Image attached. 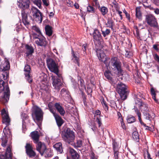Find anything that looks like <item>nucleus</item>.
<instances>
[{
    "label": "nucleus",
    "mask_w": 159,
    "mask_h": 159,
    "mask_svg": "<svg viewBox=\"0 0 159 159\" xmlns=\"http://www.w3.org/2000/svg\"><path fill=\"white\" fill-rule=\"evenodd\" d=\"M25 48L26 50V54L27 56L31 55L34 52V49L32 46L26 44L25 45Z\"/></svg>",
    "instance_id": "obj_24"
},
{
    "label": "nucleus",
    "mask_w": 159,
    "mask_h": 159,
    "mask_svg": "<svg viewBox=\"0 0 159 159\" xmlns=\"http://www.w3.org/2000/svg\"><path fill=\"white\" fill-rule=\"evenodd\" d=\"M43 5L47 7L49 5V2L48 0H42Z\"/></svg>",
    "instance_id": "obj_54"
},
{
    "label": "nucleus",
    "mask_w": 159,
    "mask_h": 159,
    "mask_svg": "<svg viewBox=\"0 0 159 159\" xmlns=\"http://www.w3.org/2000/svg\"><path fill=\"white\" fill-rule=\"evenodd\" d=\"M2 75L3 79L4 80H7L9 78V71H2Z\"/></svg>",
    "instance_id": "obj_40"
},
{
    "label": "nucleus",
    "mask_w": 159,
    "mask_h": 159,
    "mask_svg": "<svg viewBox=\"0 0 159 159\" xmlns=\"http://www.w3.org/2000/svg\"><path fill=\"white\" fill-rule=\"evenodd\" d=\"M31 71V68L30 66L27 65L25 66L24 69V71H25V74L26 75H29L30 74Z\"/></svg>",
    "instance_id": "obj_34"
},
{
    "label": "nucleus",
    "mask_w": 159,
    "mask_h": 159,
    "mask_svg": "<svg viewBox=\"0 0 159 159\" xmlns=\"http://www.w3.org/2000/svg\"><path fill=\"white\" fill-rule=\"evenodd\" d=\"M146 21L148 24L151 27H157L158 24L155 17L152 14H148L146 16Z\"/></svg>",
    "instance_id": "obj_12"
},
{
    "label": "nucleus",
    "mask_w": 159,
    "mask_h": 159,
    "mask_svg": "<svg viewBox=\"0 0 159 159\" xmlns=\"http://www.w3.org/2000/svg\"><path fill=\"white\" fill-rule=\"evenodd\" d=\"M93 2L95 3V5L98 8L100 7V5L98 0H93Z\"/></svg>",
    "instance_id": "obj_60"
},
{
    "label": "nucleus",
    "mask_w": 159,
    "mask_h": 159,
    "mask_svg": "<svg viewBox=\"0 0 159 159\" xmlns=\"http://www.w3.org/2000/svg\"><path fill=\"white\" fill-rule=\"evenodd\" d=\"M45 157H51L53 155V152L51 150L47 149L44 153Z\"/></svg>",
    "instance_id": "obj_39"
},
{
    "label": "nucleus",
    "mask_w": 159,
    "mask_h": 159,
    "mask_svg": "<svg viewBox=\"0 0 159 159\" xmlns=\"http://www.w3.org/2000/svg\"><path fill=\"white\" fill-rule=\"evenodd\" d=\"M72 60L75 63L77 64L78 66H79V56L77 55L76 52L74 51L72 49Z\"/></svg>",
    "instance_id": "obj_22"
},
{
    "label": "nucleus",
    "mask_w": 159,
    "mask_h": 159,
    "mask_svg": "<svg viewBox=\"0 0 159 159\" xmlns=\"http://www.w3.org/2000/svg\"><path fill=\"white\" fill-rule=\"evenodd\" d=\"M140 7H137L136 8V16L139 19H142V14L141 13Z\"/></svg>",
    "instance_id": "obj_31"
},
{
    "label": "nucleus",
    "mask_w": 159,
    "mask_h": 159,
    "mask_svg": "<svg viewBox=\"0 0 159 159\" xmlns=\"http://www.w3.org/2000/svg\"><path fill=\"white\" fill-rule=\"evenodd\" d=\"M57 76L52 77V84L55 89L59 90L60 89L59 77L58 75Z\"/></svg>",
    "instance_id": "obj_20"
},
{
    "label": "nucleus",
    "mask_w": 159,
    "mask_h": 159,
    "mask_svg": "<svg viewBox=\"0 0 159 159\" xmlns=\"http://www.w3.org/2000/svg\"><path fill=\"white\" fill-rule=\"evenodd\" d=\"M12 156L11 155L9 156L8 155H5V156H4L5 157L4 159H12Z\"/></svg>",
    "instance_id": "obj_61"
},
{
    "label": "nucleus",
    "mask_w": 159,
    "mask_h": 159,
    "mask_svg": "<svg viewBox=\"0 0 159 159\" xmlns=\"http://www.w3.org/2000/svg\"><path fill=\"white\" fill-rule=\"evenodd\" d=\"M47 65L49 70L57 75L59 73V66L58 63L52 58L47 60Z\"/></svg>",
    "instance_id": "obj_8"
},
{
    "label": "nucleus",
    "mask_w": 159,
    "mask_h": 159,
    "mask_svg": "<svg viewBox=\"0 0 159 159\" xmlns=\"http://www.w3.org/2000/svg\"><path fill=\"white\" fill-rule=\"evenodd\" d=\"M135 103L136 105H137L139 108L142 109V106L144 103L142 102L141 100L137 98H134Z\"/></svg>",
    "instance_id": "obj_29"
},
{
    "label": "nucleus",
    "mask_w": 159,
    "mask_h": 159,
    "mask_svg": "<svg viewBox=\"0 0 159 159\" xmlns=\"http://www.w3.org/2000/svg\"><path fill=\"white\" fill-rule=\"evenodd\" d=\"M93 40L94 44L100 46L101 48H102V43L103 39L101 33L98 29H95L93 34Z\"/></svg>",
    "instance_id": "obj_9"
},
{
    "label": "nucleus",
    "mask_w": 159,
    "mask_h": 159,
    "mask_svg": "<svg viewBox=\"0 0 159 159\" xmlns=\"http://www.w3.org/2000/svg\"><path fill=\"white\" fill-rule=\"evenodd\" d=\"M10 68V63L8 60L5 58L4 62L2 63L1 66L0 68L2 70V71H8Z\"/></svg>",
    "instance_id": "obj_21"
},
{
    "label": "nucleus",
    "mask_w": 159,
    "mask_h": 159,
    "mask_svg": "<svg viewBox=\"0 0 159 159\" xmlns=\"http://www.w3.org/2000/svg\"><path fill=\"white\" fill-rule=\"evenodd\" d=\"M25 76L26 77V79H27L28 82L30 83H31L32 81V79L31 77L30 76V74L26 75Z\"/></svg>",
    "instance_id": "obj_48"
},
{
    "label": "nucleus",
    "mask_w": 159,
    "mask_h": 159,
    "mask_svg": "<svg viewBox=\"0 0 159 159\" xmlns=\"http://www.w3.org/2000/svg\"><path fill=\"white\" fill-rule=\"evenodd\" d=\"M5 82L2 80H0V93L3 91L5 89L4 92V98L6 101L9 99L10 95V91L7 84L4 86Z\"/></svg>",
    "instance_id": "obj_11"
},
{
    "label": "nucleus",
    "mask_w": 159,
    "mask_h": 159,
    "mask_svg": "<svg viewBox=\"0 0 159 159\" xmlns=\"http://www.w3.org/2000/svg\"><path fill=\"white\" fill-rule=\"evenodd\" d=\"M45 30L46 34L47 35L50 36L52 34V28L50 26L46 25L45 27Z\"/></svg>",
    "instance_id": "obj_28"
},
{
    "label": "nucleus",
    "mask_w": 159,
    "mask_h": 159,
    "mask_svg": "<svg viewBox=\"0 0 159 159\" xmlns=\"http://www.w3.org/2000/svg\"><path fill=\"white\" fill-rule=\"evenodd\" d=\"M30 13L33 18L39 23H41L43 20L42 14L37 8L33 7H32Z\"/></svg>",
    "instance_id": "obj_10"
},
{
    "label": "nucleus",
    "mask_w": 159,
    "mask_h": 159,
    "mask_svg": "<svg viewBox=\"0 0 159 159\" xmlns=\"http://www.w3.org/2000/svg\"><path fill=\"white\" fill-rule=\"evenodd\" d=\"M8 156H12V154L11 152V149L10 146H8L7 149L6 151L5 154V155H7Z\"/></svg>",
    "instance_id": "obj_45"
},
{
    "label": "nucleus",
    "mask_w": 159,
    "mask_h": 159,
    "mask_svg": "<svg viewBox=\"0 0 159 159\" xmlns=\"http://www.w3.org/2000/svg\"><path fill=\"white\" fill-rule=\"evenodd\" d=\"M26 153L30 157H34L36 155L35 152L33 150V148L30 143H27L25 146Z\"/></svg>",
    "instance_id": "obj_16"
},
{
    "label": "nucleus",
    "mask_w": 159,
    "mask_h": 159,
    "mask_svg": "<svg viewBox=\"0 0 159 159\" xmlns=\"http://www.w3.org/2000/svg\"><path fill=\"white\" fill-rule=\"evenodd\" d=\"M34 4L36 5L39 8L41 7V0H32Z\"/></svg>",
    "instance_id": "obj_44"
},
{
    "label": "nucleus",
    "mask_w": 159,
    "mask_h": 159,
    "mask_svg": "<svg viewBox=\"0 0 159 159\" xmlns=\"http://www.w3.org/2000/svg\"><path fill=\"white\" fill-rule=\"evenodd\" d=\"M112 144L113 151H117L118 150L117 143L115 142H113Z\"/></svg>",
    "instance_id": "obj_47"
},
{
    "label": "nucleus",
    "mask_w": 159,
    "mask_h": 159,
    "mask_svg": "<svg viewBox=\"0 0 159 159\" xmlns=\"http://www.w3.org/2000/svg\"><path fill=\"white\" fill-rule=\"evenodd\" d=\"M134 111L137 115L141 114V113L139 112V111L138 110V108L137 107H134Z\"/></svg>",
    "instance_id": "obj_58"
},
{
    "label": "nucleus",
    "mask_w": 159,
    "mask_h": 159,
    "mask_svg": "<svg viewBox=\"0 0 159 159\" xmlns=\"http://www.w3.org/2000/svg\"><path fill=\"white\" fill-rule=\"evenodd\" d=\"M71 145L75 148L80 147L82 146V142L81 140H78L76 143L73 142L71 143Z\"/></svg>",
    "instance_id": "obj_32"
},
{
    "label": "nucleus",
    "mask_w": 159,
    "mask_h": 159,
    "mask_svg": "<svg viewBox=\"0 0 159 159\" xmlns=\"http://www.w3.org/2000/svg\"><path fill=\"white\" fill-rule=\"evenodd\" d=\"M138 115V119L139 120L141 124L142 125H143L144 126H146V124L144 123L142 121L141 118V113L139 114Z\"/></svg>",
    "instance_id": "obj_49"
},
{
    "label": "nucleus",
    "mask_w": 159,
    "mask_h": 159,
    "mask_svg": "<svg viewBox=\"0 0 159 159\" xmlns=\"http://www.w3.org/2000/svg\"><path fill=\"white\" fill-rule=\"evenodd\" d=\"M78 81L80 82V84L81 87L80 89V90L82 91V94H84V93L82 90H83L84 89H86V87L84 85V80L83 79H81L80 77Z\"/></svg>",
    "instance_id": "obj_27"
},
{
    "label": "nucleus",
    "mask_w": 159,
    "mask_h": 159,
    "mask_svg": "<svg viewBox=\"0 0 159 159\" xmlns=\"http://www.w3.org/2000/svg\"><path fill=\"white\" fill-rule=\"evenodd\" d=\"M1 112L2 124L6 125V127L3 129V132L7 137L11 138L12 137L11 132L9 127L10 125L11 120L8 114L4 109H3Z\"/></svg>",
    "instance_id": "obj_2"
},
{
    "label": "nucleus",
    "mask_w": 159,
    "mask_h": 159,
    "mask_svg": "<svg viewBox=\"0 0 159 159\" xmlns=\"http://www.w3.org/2000/svg\"><path fill=\"white\" fill-rule=\"evenodd\" d=\"M151 93L152 95V98L156 102H157L158 101L156 99V93L153 88H151Z\"/></svg>",
    "instance_id": "obj_42"
},
{
    "label": "nucleus",
    "mask_w": 159,
    "mask_h": 159,
    "mask_svg": "<svg viewBox=\"0 0 159 159\" xmlns=\"http://www.w3.org/2000/svg\"><path fill=\"white\" fill-rule=\"evenodd\" d=\"M37 143V145L36 146V150L42 156L43 155L45 151L47 150L46 146L44 143H43L41 142H39Z\"/></svg>",
    "instance_id": "obj_18"
},
{
    "label": "nucleus",
    "mask_w": 159,
    "mask_h": 159,
    "mask_svg": "<svg viewBox=\"0 0 159 159\" xmlns=\"http://www.w3.org/2000/svg\"><path fill=\"white\" fill-rule=\"evenodd\" d=\"M96 120L97 122L98 123V124L99 127H100L102 124V123L101 118L100 117H97L96 118Z\"/></svg>",
    "instance_id": "obj_51"
},
{
    "label": "nucleus",
    "mask_w": 159,
    "mask_h": 159,
    "mask_svg": "<svg viewBox=\"0 0 159 159\" xmlns=\"http://www.w3.org/2000/svg\"><path fill=\"white\" fill-rule=\"evenodd\" d=\"M120 122L121 126L122 127V128L123 129H126V126L125 125L123 121V119L122 120V121H120Z\"/></svg>",
    "instance_id": "obj_56"
},
{
    "label": "nucleus",
    "mask_w": 159,
    "mask_h": 159,
    "mask_svg": "<svg viewBox=\"0 0 159 159\" xmlns=\"http://www.w3.org/2000/svg\"><path fill=\"white\" fill-rule=\"evenodd\" d=\"M144 115L146 116L145 119L147 120H151L155 117V115L153 113H152V115L147 112L144 113Z\"/></svg>",
    "instance_id": "obj_35"
},
{
    "label": "nucleus",
    "mask_w": 159,
    "mask_h": 159,
    "mask_svg": "<svg viewBox=\"0 0 159 159\" xmlns=\"http://www.w3.org/2000/svg\"><path fill=\"white\" fill-rule=\"evenodd\" d=\"M154 59L157 61V62H159V56L157 54L154 55Z\"/></svg>",
    "instance_id": "obj_59"
},
{
    "label": "nucleus",
    "mask_w": 159,
    "mask_h": 159,
    "mask_svg": "<svg viewBox=\"0 0 159 159\" xmlns=\"http://www.w3.org/2000/svg\"><path fill=\"white\" fill-rule=\"evenodd\" d=\"M87 11L90 13H93L95 12V11L94 7L90 5H89L87 7Z\"/></svg>",
    "instance_id": "obj_43"
},
{
    "label": "nucleus",
    "mask_w": 159,
    "mask_h": 159,
    "mask_svg": "<svg viewBox=\"0 0 159 159\" xmlns=\"http://www.w3.org/2000/svg\"><path fill=\"white\" fill-rule=\"evenodd\" d=\"M102 34L104 37H105L106 36L109 35L111 32V31L110 29H107L105 30H101Z\"/></svg>",
    "instance_id": "obj_41"
},
{
    "label": "nucleus",
    "mask_w": 159,
    "mask_h": 159,
    "mask_svg": "<svg viewBox=\"0 0 159 159\" xmlns=\"http://www.w3.org/2000/svg\"><path fill=\"white\" fill-rule=\"evenodd\" d=\"M48 106L50 111L53 114L55 117L58 126L60 127V116L56 113V110L60 113V104L58 103H55L54 106L56 109L53 108L51 103H49Z\"/></svg>",
    "instance_id": "obj_7"
},
{
    "label": "nucleus",
    "mask_w": 159,
    "mask_h": 159,
    "mask_svg": "<svg viewBox=\"0 0 159 159\" xmlns=\"http://www.w3.org/2000/svg\"><path fill=\"white\" fill-rule=\"evenodd\" d=\"M31 135L32 139L34 141V143H36L39 142V135L37 131L32 132L31 133Z\"/></svg>",
    "instance_id": "obj_23"
},
{
    "label": "nucleus",
    "mask_w": 159,
    "mask_h": 159,
    "mask_svg": "<svg viewBox=\"0 0 159 159\" xmlns=\"http://www.w3.org/2000/svg\"><path fill=\"white\" fill-rule=\"evenodd\" d=\"M104 75L105 78L112 85H115L117 82L118 79L115 77H112L111 76L112 75V74L110 70H106L104 73Z\"/></svg>",
    "instance_id": "obj_14"
},
{
    "label": "nucleus",
    "mask_w": 159,
    "mask_h": 159,
    "mask_svg": "<svg viewBox=\"0 0 159 159\" xmlns=\"http://www.w3.org/2000/svg\"><path fill=\"white\" fill-rule=\"evenodd\" d=\"M98 8L103 16L106 14L108 12V9L106 7L104 6L102 7H100Z\"/></svg>",
    "instance_id": "obj_33"
},
{
    "label": "nucleus",
    "mask_w": 159,
    "mask_h": 159,
    "mask_svg": "<svg viewBox=\"0 0 159 159\" xmlns=\"http://www.w3.org/2000/svg\"><path fill=\"white\" fill-rule=\"evenodd\" d=\"M69 152L73 159H78L79 157V155L73 149L70 148V149Z\"/></svg>",
    "instance_id": "obj_25"
},
{
    "label": "nucleus",
    "mask_w": 159,
    "mask_h": 159,
    "mask_svg": "<svg viewBox=\"0 0 159 159\" xmlns=\"http://www.w3.org/2000/svg\"><path fill=\"white\" fill-rule=\"evenodd\" d=\"M31 29L32 32L34 33H36L38 34V35L41 34V33L39 28L37 26L34 25L32 27Z\"/></svg>",
    "instance_id": "obj_30"
},
{
    "label": "nucleus",
    "mask_w": 159,
    "mask_h": 159,
    "mask_svg": "<svg viewBox=\"0 0 159 159\" xmlns=\"http://www.w3.org/2000/svg\"><path fill=\"white\" fill-rule=\"evenodd\" d=\"M117 89L121 99L124 101L126 99L129 94L127 87L121 82H119L117 85Z\"/></svg>",
    "instance_id": "obj_5"
},
{
    "label": "nucleus",
    "mask_w": 159,
    "mask_h": 159,
    "mask_svg": "<svg viewBox=\"0 0 159 159\" xmlns=\"http://www.w3.org/2000/svg\"><path fill=\"white\" fill-rule=\"evenodd\" d=\"M53 147L57 151H60V143H59L54 144Z\"/></svg>",
    "instance_id": "obj_52"
},
{
    "label": "nucleus",
    "mask_w": 159,
    "mask_h": 159,
    "mask_svg": "<svg viewBox=\"0 0 159 159\" xmlns=\"http://www.w3.org/2000/svg\"><path fill=\"white\" fill-rule=\"evenodd\" d=\"M114 25V22L112 18H108L107 20V21L105 24L106 27L111 28V29H112Z\"/></svg>",
    "instance_id": "obj_26"
},
{
    "label": "nucleus",
    "mask_w": 159,
    "mask_h": 159,
    "mask_svg": "<svg viewBox=\"0 0 159 159\" xmlns=\"http://www.w3.org/2000/svg\"><path fill=\"white\" fill-rule=\"evenodd\" d=\"M34 38L37 39L35 42L38 45L41 46H45L47 43L44 37L43 36L38 38L35 34H33Z\"/></svg>",
    "instance_id": "obj_17"
},
{
    "label": "nucleus",
    "mask_w": 159,
    "mask_h": 159,
    "mask_svg": "<svg viewBox=\"0 0 159 159\" xmlns=\"http://www.w3.org/2000/svg\"><path fill=\"white\" fill-rule=\"evenodd\" d=\"M96 53L100 61H103L104 62V61L105 60L106 61V62H107V61L109 59V58L106 57V55L102 50L100 49H97L96 51Z\"/></svg>",
    "instance_id": "obj_19"
},
{
    "label": "nucleus",
    "mask_w": 159,
    "mask_h": 159,
    "mask_svg": "<svg viewBox=\"0 0 159 159\" xmlns=\"http://www.w3.org/2000/svg\"><path fill=\"white\" fill-rule=\"evenodd\" d=\"M67 5L68 7H72L73 5V3L71 1L68 0V2H67Z\"/></svg>",
    "instance_id": "obj_57"
},
{
    "label": "nucleus",
    "mask_w": 159,
    "mask_h": 159,
    "mask_svg": "<svg viewBox=\"0 0 159 159\" xmlns=\"http://www.w3.org/2000/svg\"><path fill=\"white\" fill-rule=\"evenodd\" d=\"M60 94L65 100L67 102H70L72 100V98L70 95L69 92L65 88L61 89Z\"/></svg>",
    "instance_id": "obj_15"
},
{
    "label": "nucleus",
    "mask_w": 159,
    "mask_h": 159,
    "mask_svg": "<svg viewBox=\"0 0 159 159\" xmlns=\"http://www.w3.org/2000/svg\"><path fill=\"white\" fill-rule=\"evenodd\" d=\"M66 113V112L64 108L60 106V115L64 116Z\"/></svg>",
    "instance_id": "obj_53"
},
{
    "label": "nucleus",
    "mask_w": 159,
    "mask_h": 159,
    "mask_svg": "<svg viewBox=\"0 0 159 159\" xmlns=\"http://www.w3.org/2000/svg\"><path fill=\"white\" fill-rule=\"evenodd\" d=\"M147 154V158L148 159H152L150 157V155L149 153L147 151H146Z\"/></svg>",
    "instance_id": "obj_64"
},
{
    "label": "nucleus",
    "mask_w": 159,
    "mask_h": 159,
    "mask_svg": "<svg viewBox=\"0 0 159 159\" xmlns=\"http://www.w3.org/2000/svg\"><path fill=\"white\" fill-rule=\"evenodd\" d=\"M155 4L159 6V0H153Z\"/></svg>",
    "instance_id": "obj_63"
},
{
    "label": "nucleus",
    "mask_w": 159,
    "mask_h": 159,
    "mask_svg": "<svg viewBox=\"0 0 159 159\" xmlns=\"http://www.w3.org/2000/svg\"><path fill=\"white\" fill-rule=\"evenodd\" d=\"M104 63L106 66L108 67L110 65L113 71H116L115 73L118 75H122L123 70L121 68V64L119 60L116 57H112L109 63L106 62V61H104Z\"/></svg>",
    "instance_id": "obj_3"
},
{
    "label": "nucleus",
    "mask_w": 159,
    "mask_h": 159,
    "mask_svg": "<svg viewBox=\"0 0 159 159\" xmlns=\"http://www.w3.org/2000/svg\"><path fill=\"white\" fill-rule=\"evenodd\" d=\"M143 109V110L145 111V112H147L149 110L147 105L144 103H143L142 106V109Z\"/></svg>",
    "instance_id": "obj_46"
},
{
    "label": "nucleus",
    "mask_w": 159,
    "mask_h": 159,
    "mask_svg": "<svg viewBox=\"0 0 159 159\" xmlns=\"http://www.w3.org/2000/svg\"><path fill=\"white\" fill-rule=\"evenodd\" d=\"M33 112L35 116L36 119L38 121H42L43 118V112L41 109L36 106L33 108Z\"/></svg>",
    "instance_id": "obj_13"
},
{
    "label": "nucleus",
    "mask_w": 159,
    "mask_h": 159,
    "mask_svg": "<svg viewBox=\"0 0 159 159\" xmlns=\"http://www.w3.org/2000/svg\"><path fill=\"white\" fill-rule=\"evenodd\" d=\"M132 137L134 141H138L139 139L138 133L136 131L132 133Z\"/></svg>",
    "instance_id": "obj_36"
},
{
    "label": "nucleus",
    "mask_w": 159,
    "mask_h": 159,
    "mask_svg": "<svg viewBox=\"0 0 159 159\" xmlns=\"http://www.w3.org/2000/svg\"><path fill=\"white\" fill-rule=\"evenodd\" d=\"M117 116L118 119L119 121H122V120L123 119V117H122L121 115L120 112H118Z\"/></svg>",
    "instance_id": "obj_55"
},
{
    "label": "nucleus",
    "mask_w": 159,
    "mask_h": 159,
    "mask_svg": "<svg viewBox=\"0 0 159 159\" xmlns=\"http://www.w3.org/2000/svg\"><path fill=\"white\" fill-rule=\"evenodd\" d=\"M30 2L29 0H19L18 2L19 7L23 10L28 8L29 7ZM22 20L24 25L27 27L29 24L30 21L29 20L27 14L24 10L21 11Z\"/></svg>",
    "instance_id": "obj_1"
},
{
    "label": "nucleus",
    "mask_w": 159,
    "mask_h": 159,
    "mask_svg": "<svg viewBox=\"0 0 159 159\" xmlns=\"http://www.w3.org/2000/svg\"><path fill=\"white\" fill-rule=\"evenodd\" d=\"M101 103L102 105V106L104 108L106 112L108 111V107L107 106V104L106 102L104 100V98H103L101 101Z\"/></svg>",
    "instance_id": "obj_38"
},
{
    "label": "nucleus",
    "mask_w": 159,
    "mask_h": 159,
    "mask_svg": "<svg viewBox=\"0 0 159 159\" xmlns=\"http://www.w3.org/2000/svg\"><path fill=\"white\" fill-rule=\"evenodd\" d=\"M48 106L50 111L53 114L55 117L58 126L60 127V116L56 113V110L60 113V104L58 103H55L54 106L56 109L53 108L51 103H49Z\"/></svg>",
    "instance_id": "obj_6"
},
{
    "label": "nucleus",
    "mask_w": 159,
    "mask_h": 159,
    "mask_svg": "<svg viewBox=\"0 0 159 159\" xmlns=\"http://www.w3.org/2000/svg\"><path fill=\"white\" fill-rule=\"evenodd\" d=\"M61 132L62 138L66 143L71 144L74 142L75 139L74 133L67 128L66 125L63 127Z\"/></svg>",
    "instance_id": "obj_4"
},
{
    "label": "nucleus",
    "mask_w": 159,
    "mask_h": 159,
    "mask_svg": "<svg viewBox=\"0 0 159 159\" xmlns=\"http://www.w3.org/2000/svg\"><path fill=\"white\" fill-rule=\"evenodd\" d=\"M7 142V141H5L2 140V146L3 147H5Z\"/></svg>",
    "instance_id": "obj_62"
},
{
    "label": "nucleus",
    "mask_w": 159,
    "mask_h": 159,
    "mask_svg": "<svg viewBox=\"0 0 159 159\" xmlns=\"http://www.w3.org/2000/svg\"><path fill=\"white\" fill-rule=\"evenodd\" d=\"M114 159H118L119 155V152H118V150H117V151H114Z\"/></svg>",
    "instance_id": "obj_50"
},
{
    "label": "nucleus",
    "mask_w": 159,
    "mask_h": 159,
    "mask_svg": "<svg viewBox=\"0 0 159 159\" xmlns=\"http://www.w3.org/2000/svg\"><path fill=\"white\" fill-rule=\"evenodd\" d=\"M135 118L133 116H128L127 119V120L128 123H132L135 121Z\"/></svg>",
    "instance_id": "obj_37"
}]
</instances>
